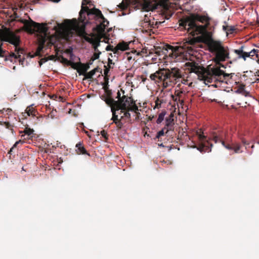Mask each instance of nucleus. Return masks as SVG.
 I'll use <instances>...</instances> for the list:
<instances>
[{
    "instance_id": "22",
    "label": "nucleus",
    "mask_w": 259,
    "mask_h": 259,
    "mask_svg": "<svg viewBox=\"0 0 259 259\" xmlns=\"http://www.w3.org/2000/svg\"><path fill=\"white\" fill-rule=\"evenodd\" d=\"M165 114H166L165 112L164 111V112H161L158 115V117L156 121L157 123L159 124L164 120V118L165 115Z\"/></svg>"
},
{
    "instance_id": "4",
    "label": "nucleus",
    "mask_w": 259,
    "mask_h": 259,
    "mask_svg": "<svg viewBox=\"0 0 259 259\" xmlns=\"http://www.w3.org/2000/svg\"><path fill=\"white\" fill-rule=\"evenodd\" d=\"M182 77L180 70L177 68L161 69L150 75L152 80L163 81L164 88L170 85L172 83H177Z\"/></svg>"
},
{
    "instance_id": "16",
    "label": "nucleus",
    "mask_w": 259,
    "mask_h": 259,
    "mask_svg": "<svg viewBox=\"0 0 259 259\" xmlns=\"http://www.w3.org/2000/svg\"><path fill=\"white\" fill-rule=\"evenodd\" d=\"M246 47L245 46H241L238 49H235L234 50V52L237 55L238 58L239 56H241L246 51Z\"/></svg>"
},
{
    "instance_id": "51",
    "label": "nucleus",
    "mask_w": 259,
    "mask_h": 259,
    "mask_svg": "<svg viewBox=\"0 0 259 259\" xmlns=\"http://www.w3.org/2000/svg\"><path fill=\"white\" fill-rule=\"evenodd\" d=\"M257 143L259 145V142H257Z\"/></svg>"
},
{
    "instance_id": "13",
    "label": "nucleus",
    "mask_w": 259,
    "mask_h": 259,
    "mask_svg": "<svg viewBox=\"0 0 259 259\" xmlns=\"http://www.w3.org/2000/svg\"><path fill=\"white\" fill-rule=\"evenodd\" d=\"M76 147L77 148L76 151L79 154H87L90 155L89 153L87 152L86 150L84 148L83 146H82L80 143H79L76 144Z\"/></svg>"
},
{
    "instance_id": "48",
    "label": "nucleus",
    "mask_w": 259,
    "mask_h": 259,
    "mask_svg": "<svg viewBox=\"0 0 259 259\" xmlns=\"http://www.w3.org/2000/svg\"><path fill=\"white\" fill-rule=\"evenodd\" d=\"M106 72H108V71H105V73H106Z\"/></svg>"
},
{
    "instance_id": "10",
    "label": "nucleus",
    "mask_w": 259,
    "mask_h": 259,
    "mask_svg": "<svg viewBox=\"0 0 259 259\" xmlns=\"http://www.w3.org/2000/svg\"><path fill=\"white\" fill-rule=\"evenodd\" d=\"M173 121L174 115L171 113L169 116L166 118L165 120V126L167 127V131L165 132L166 133H167L169 130H171V126H172Z\"/></svg>"
},
{
    "instance_id": "25",
    "label": "nucleus",
    "mask_w": 259,
    "mask_h": 259,
    "mask_svg": "<svg viewBox=\"0 0 259 259\" xmlns=\"http://www.w3.org/2000/svg\"><path fill=\"white\" fill-rule=\"evenodd\" d=\"M259 50L257 49H253L250 51V54L251 55V57L255 56L256 57H258V53Z\"/></svg>"
},
{
    "instance_id": "30",
    "label": "nucleus",
    "mask_w": 259,
    "mask_h": 259,
    "mask_svg": "<svg viewBox=\"0 0 259 259\" xmlns=\"http://www.w3.org/2000/svg\"><path fill=\"white\" fill-rule=\"evenodd\" d=\"M213 141L215 143H218V142H221L222 141V140H220L219 138L216 136V135H214L213 136V139H212Z\"/></svg>"
},
{
    "instance_id": "29",
    "label": "nucleus",
    "mask_w": 259,
    "mask_h": 259,
    "mask_svg": "<svg viewBox=\"0 0 259 259\" xmlns=\"http://www.w3.org/2000/svg\"><path fill=\"white\" fill-rule=\"evenodd\" d=\"M105 50L107 51H111L114 54L115 48H114L113 46L108 45L106 46Z\"/></svg>"
},
{
    "instance_id": "21",
    "label": "nucleus",
    "mask_w": 259,
    "mask_h": 259,
    "mask_svg": "<svg viewBox=\"0 0 259 259\" xmlns=\"http://www.w3.org/2000/svg\"><path fill=\"white\" fill-rule=\"evenodd\" d=\"M248 57H251L250 51H245L241 56H239V59H243L244 61H246Z\"/></svg>"
},
{
    "instance_id": "52",
    "label": "nucleus",
    "mask_w": 259,
    "mask_h": 259,
    "mask_svg": "<svg viewBox=\"0 0 259 259\" xmlns=\"http://www.w3.org/2000/svg\"><path fill=\"white\" fill-rule=\"evenodd\" d=\"M257 62H258V63H259V60H258Z\"/></svg>"
},
{
    "instance_id": "23",
    "label": "nucleus",
    "mask_w": 259,
    "mask_h": 259,
    "mask_svg": "<svg viewBox=\"0 0 259 259\" xmlns=\"http://www.w3.org/2000/svg\"><path fill=\"white\" fill-rule=\"evenodd\" d=\"M207 143L205 142H202L200 144V146L197 148V149L199 150L200 152H204V149L206 147Z\"/></svg>"
},
{
    "instance_id": "28",
    "label": "nucleus",
    "mask_w": 259,
    "mask_h": 259,
    "mask_svg": "<svg viewBox=\"0 0 259 259\" xmlns=\"http://www.w3.org/2000/svg\"><path fill=\"white\" fill-rule=\"evenodd\" d=\"M33 130H31L30 128H26L24 131V133L26 135H27L28 136H31L33 133Z\"/></svg>"
},
{
    "instance_id": "37",
    "label": "nucleus",
    "mask_w": 259,
    "mask_h": 259,
    "mask_svg": "<svg viewBox=\"0 0 259 259\" xmlns=\"http://www.w3.org/2000/svg\"><path fill=\"white\" fill-rule=\"evenodd\" d=\"M117 97H118V100H119V99H121V98H120V92H118V93H117Z\"/></svg>"
},
{
    "instance_id": "40",
    "label": "nucleus",
    "mask_w": 259,
    "mask_h": 259,
    "mask_svg": "<svg viewBox=\"0 0 259 259\" xmlns=\"http://www.w3.org/2000/svg\"><path fill=\"white\" fill-rule=\"evenodd\" d=\"M118 126H119V127H121V123L120 122V123H118L117 124H116Z\"/></svg>"
},
{
    "instance_id": "6",
    "label": "nucleus",
    "mask_w": 259,
    "mask_h": 259,
    "mask_svg": "<svg viewBox=\"0 0 259 259\" xmlns=\"http://www.w3.org/2000/svg\"><path fill=\"white\" fill-rule=\"evenodd\" d=\"M117 110H128L135 113L138 110V107L135 102L130 97L123 96L116 103Z\"/></svg>"
},
{
    "instance_id": "17",
    "label": "nucleus",
    "mask_w": 259,
    "mask_h": 259,
    "mask_svg": "<svg viewBox=\"0 0 259 259\" xmlns=\"http://www.w3.org/2000/svg\"><path fill=\"white\" fill-rule=\"evenodd\" d=\"M196 134L198 136L200 143L205 142L207 143L208 144H209L208 141L205 140L206 137L205 136L203 135V132L201 133L200 132L197 131Z\"/></svg>"
},
{
    "instance_id": "39",
    "label": "nucleus",
    "mask_w": 259,
    "mask_h": 259,
    "mask_svg": "<svg viewBox=\"0 0 259 259\" xmlns=\"http://www.w3.org/2000/svg\"><path fill=\"white\" fill-rule=\"evenodd\" d=\"M234 30V28L232 26H231V27H230V32H232V31H233Z\"/></svg>"
},
{
    "instance_id": "38",
    "label": "nucleus",
    "mask_w": 259,
    "mask_h": 259,
    "mask_svg": "<svg viewBox=\"0 0 259 259\" xmlns=\"http://www.w3.org/2000/svg\"><path fill=\"white\" fill-rule=\"evenodd\" d=\"M50 1L52 2H55V3H58L60 1V0H50Z\"/></svg>"
},
{
    "instance_id": "1",
    "label": "nucleus",
    "mask_w": 259,
    "mask_h": 259,
    "mask_svg": "<svg viewBox=\"0 0 259 259\" xmlns=\"http://www.w3.org/2000/svg\"><path fill=\"white\" fill-rule=\"evenodd\" d=\"M88 3V0L85 1L84 4H82L81 10L79 12V20L82 23L81 28L76 20H66L63 23H56V25L53 28L55 31L54 34L51 35L50 32H49V27H47L46 24L36 23L31 19L23 20L24 28L26 31L30 33H33L35 32L38 33V46L35 55L39 56L41 51L46 46L49 47L50 45H55L60 38L68 40L74 34L83 30L87 24L93 23L87 19L86 14L89 21L95 20L96 27L99 25L100 21L97 20L96 17L90 18L89 16V14L96 8L89 9L87 7H83ZM98 10H99L98 9Z\"/></svg>"
},
{
    "instance_id": "5",
    "label": "nucleus",
    "mask_w": 259,
    "mask_h": 259,
    "mask_svg": "<svg viewBox=\"0 0 259 259\" xmlns=\"http://www.w3.org/2000/svg\"><path fill=\"white\" fill-rule=\"evenodd\" d=\"M3 41L8 42L14 46L15 52L20 59V62L24 61V58H21V55L23 53V50L18 48L20 42V37L16 34L13 31L10 30L9 28H5L0 30V57H3L6 51L2 49L3 45Z\"/></svg>"
},
{
    "instance_id": "34",
    "label": "nucleus",
    "mask_w": 259,
    "mask_h": 259,
    "mask_svg": "<svg viewBox=\"0 0 259 259\" xmlns=\"http://www.w3.org/2000/svg\"><path fill=\"white\" fill-rule=\"evenodd\" d=\"M10 56L11 57H14L15 58H18V56L16 54H15V53H12L11 54H10Z\"/></svg>"
},
{
    "instance_id": "33",
    "label": "nucleus",
    "mask_w": 259,
    "mask_h": 259,
    "mask_svg": "<svg viewBox=\"0 0 259 259\" xmlns=\"http://www.w3.org/2000/svg\"><path fill=\"white\" fill-rule=\"evenodd\" d=\"M242 143L245 145H249V143L246 140H245V139H242Z\"/></svg>"
},
{
    "instance_id": "12",
    "label": "nucleus",
    "mask_w": 259,
    "mask_h": 259,
    "mask_svg": "<svg viewBox=\"0 0 259 259\" xmlns=\"http://www.w3.org/2000/svg\"><path fill=\"white\" fill-rule=\"evenodd\" d=\"M90 65L89 64H81L80 66L79 67L78 72L80 75L82 74L83 75L85 74L87 72V71L89 69Z\"/></svg>"
},
{
    "instance_id": "44",
    "label": "nucleus",
    "mask_w": 259,
    "mask_h": 259,
    "mask_svg": "<svg viewBox=\"0 0 259 259\" xmlns=\"http://www.w3.org/2000/svg\"><path fill=\"white\" fill-rule=\"evenodd\" d=\"M85 0H82V5H83L84 4V2H85Z\"/></svg>"
},
{
    "instance_id": "20",
    "label": "nucleus",
    "mask_w": 259,
    "mask_h": 259,
    "mask_svg": "<svg viewBox=\"0 0 259 259\" xmlns=\"http://www.w3.org/2000/svg\"><path fill=\"white\" fill-rule=\"evenodd\" d=\"M97 70V68H95V69H93L92 70H91V71L84 74V76L87 78H89V79L92 78L93 77V76L95 75Z\"/></svg>"
},
{
    "instance_id": "2",
    "label": "nucleus",
    "mask_w": 259,
    "mask_h": 259,
    "mask_svg": "<svg viewBox=\"0 0 259 259\" xmlns=\"http://www.w3.org/2000/svg\"><path fill=\"white\" fill-rule=\"evenodd\" d=\"M211 18L207 15H200L199 14H192L185 19L181 20L180 22V26L187 30L188 32L193 36L201 34L207 35L209 39L208 48L209 51L214 53V57L213 60L218 66L212 67L209 71L208 76L205 79V81L209 82L212 81V79L223 81L222 78H225L231 76L232 74L225 73L220 69L221 67L225 68V65L221 64V62L225 61L229 58V53L225 49L219 41L212 39L210 32L207 29L210 24Z\"/></svg>"
},
{
    "instance_id": "32",
    "label": "nucleus",
    "mask_w": 259,
    "mask_h": 259,
    "mask_svg": "<svg viewBox=\"0 0 259 259\" xmlns=\"http://www.w3.org/2000/svg\"><path fill=\"white\" fill-rule=\"evenodd\" d=\"M221 143L226 149L228 150H233V146L231 147L229 145H226L224 141H221Z\"/></svg>"
},
{
    "instance_id": "41",
    "label": "nucleus",
    "mask_w": 259,
    "mask_h": 259,
    "mask_svg": "<svg viewBox=\"0 0 259 259\" xmlns=\"http://www.w3.org/2000/svg\"><path fill=\"white\" fill-rule=\"evenodd\" d=\"M209 145H210V150L208 152L211 151V148L212 147V144H210Z\"/></svg>"
},
{
    "instance_id": "9",
    "label": "nucleus",
    "mask_w": 259,
    "mask_h": 259,
    "mask_svg": "<svg viewBox=\"0 0 259 259\" xmlns=\"http://www.w3.org/2000/svg\"><path fill=\"white\" fill-rule=\"evenodd\" d=\"M129 49L128 44L124 41L118 43L115 47L114 54H118L119 51H124Z\"/></svg>"
},
{
    "instance_id": "43",
    "label": "nucleus",
    "mask_w": 259,
    "mask_h": 259,
    "mask_svg": "<svg viewBox=\"0 0 259 259\" xmlns=\"http://www.w3.org/2000/svg\"><path fill=\"white\" fill-rule=\"evenodd\" d=\"M159 146L160 147H164V145H163V144H160L159 145Z\"/></svg>"
},
{
    "instance_id": "26",
    "label": "nucleus",
    "mask_w": 259,
    "mask_h": 259,
    "mask_svg": "<svg viewBox=\"0 0 259 259\" xmlns=\"http://www.w3.org/2000/svg\"><path fill=\"white\" fill-rule=\"evenodd\" d=\"M24 142L21 141V140H19L18 141H17L15 144L13 146V147L11 148L10 151H9V153L10 154H12L13 150L16 148V147L17 146V145L19 144V143H23Z\"/></svg>"
},
{
    "instance_id": "14",
    "label": "nucleus",
    "mask_w": 259,
    "mask_h": 259,
    "mask_svg": "<svg viewBox=\"0 0 259 259\" xmlns=\"http://www.w3.org/2000/svg\"><path fill=\"white\" fill-rule=\"evenodd\" d=\"M105 102L108 105L111 106V108L112 107L114 108V109H115V108H116V103L117 102V101H115L113 99L110 98H106L105 100Z\"/></svg>"
},
{
    "instance_id": "15",
    "label": "nucleus",
    "mask_w": 259,
    "mask_h": 259,
    "mask_svg": "<svg viewBox=\"0 0 259 259\" xmlns=\"http://www.w3.org/2000/svg\"><path fill=\"white\" fill-rule=\"evenodd\" d=\"M132 2H133L132 0H123V2L121 4H120L119 5H118V7L121 10H124L128 7V5L131 3H132Z\"/></svg>"
},
{
    "instance_id": "18",
    "label": "nucleus",
    "mask_w": 259,
    "mask_h": 259,
    "mask_svg": "<svg viewBox=\"0 0 259 259\" xmlns=\"http://www.w3.org/2000/svg\"><path fill=\"white\" fill-rule=\"evenodd\" d=\"M233 150H234L235 153H242L243 151L241 150V145L237 143H233Z\"/></svg>"
},
{
    "instance_id": "46",
    "label": "nucleus",
    "mask_w": 259,
    "mask_h": 259,
    "mask_svg": "<svg viewBox=\"0 0 259 259\" xmlns=\"http://www.w3.org/2000/svg\"><path fill=\"white\" fill-rule=\"evenodd\" d=\"M254 145H252V146H251V148H252V149H253V148H254Z\"/></svg>"
},
{
    "instance_id": "27",
    "label": "nucleus",
    "mask_w": 259,
    "mask_h": 259,
    "mask_svg": "<svg viewBox=\"0 0 259 259\" xmlns=\"http://www.w3.org/2000/svg\"><path fill=\"white\" fill-rule=\"evenodd\" d=\"M166 129V127H164L163 129H162L161 131H159L157 134V135L156 136V138H159V137H160L161 136H163L164 134V131Z\"/></svg>"
},
{
    "instance_id": "42",
    "label": "nucleus",
    "mask_w": 259,
    "mask_h": 259,
    "mask_svg": "<svg viewBox=\"0 0 259 259\" xmlns=\"http://www.w3.org/2000/svg\"><path fill=\"white\" fill-rule=\"evenodd\" d=\"M181 82H182V83H183V84H185V80H181Z\"/></svg>"
},
{
    "instance_id": "50",
    "label": "nucleus",
    "mask_w": 259,
    "mask_h": 259,
    "mask_svg": "<svg viewBox=\"0 0 259 259\" xmlns=\"http://www.w3.org/2000/svg\"><path fill=\"white\" fill-rule=\"evenodd\" d=\"M109 61H112V60H110V59H109Z\"/></svg>"
},
{
    "instance_id": "49",
    "label": "nucleus",
    "mask_w": 259,
    "mask_h": 259,
    "mask_svg": "<svg viewBox=\"0 0 259 259\" xmlns=\"http://www.w3.org/2000/svg\"><path fill=\"white\" fill-rule=\"evenodd\" d=\"M252 152L249 153L250 155L252 154Z\"/></svg>"
},
{
    "instance_id": "7",
    "label": "nucleus",
    "mask_w": 259,
    "mask_h": 259,
    "mask_svg": "<svg viewBox=\"0 0 259 259\" xmlns=\"http://www.w3.org/2000/svg\"><path fill=\"white\" fill-rule=\"evenodd\" d=\"M163 54L169 56L172 58L176 59V61H179V57H183L184 54L186 52V49L184 46H171L170 45H166L162 50Z\"/></svg>"
},
{
    "instance_id": "8",
    "label": "nucleus",
    "mask_w": 259,
    "mask_h": 259,
    "mask_svg": "<svg viewBox=\"0 0 259 259\" xmlns=\"http://www.w3.org/2000/svg\"><path fill=\"white\" fill-rule=\"evenodd\" d=\"M167 0H143V9L146 11H154L159 8H167Z\"/></svg>"
},
{
    "instance_id": "31",
    "label": "nucleus",
    "mask_w": 259,
    "mask_h": 259,
    "mask_svg": "<svg viewBox=\"0 0 259 259\" xmlns=\"http://www.w3.org/2000/svg\"><path fill=\"white\" fill-rule=\"evenodd\" d=\"M100 134L104 139H107L108 138L107 134L104 130L102 131Z\"/></svg>"
},
{
    "instance_id": "35",
    "label": "nucleus",
    "mask_w": 259,
    "mask_h": 259,
    "mask_svg": "<svg viewBox=\"0 0 259 259\" xmlns=\"http://www.w3.org/2000/svg\"><path fill=\"white\" fill-rule=\"evenodd\" d=\"M227 27H228L227 26H225V25H223V30L225 31H226L227 33H228L227 32V31H228Z\"/></svg>"
},
{
    "instance_id": "47",
    "label": "nucleus",
    "mask_w": 259,
    "mask_h": 259,
    "mask_svg": "<svg viewBox=\"0 0 259 259\" xmlns=\"http://www.w3.org/2000/svg\"><path fill=\"white\" fill-rule=\"evenodd\" d=\"M106 72H108V71H105V73H106Z\"/></svg>"
},
{
    "instance_id": "45",
    "label": "nucleus",
    "mask_w": 259,
    "mask_h": 259,
    "mask_svg": "<svg viewBox=\"0 0 259 259\" xmlns=\"http://www.w3.org/2000/svg\"><path fill=\"white\" fill-rule=\"evenodd\" d=\"M245 51H249L248 50V49L246 47V49H245Z\"/></svg>"
},
{
    "instance_id": "24",
    "label": "nucleus",
    "mask_w": 259,
    "mask_h": 259,
    "mask_svg": "<svg viewBox=\"0 0 259 259\" xmlns=\"http://www.w3.org/2000/svg\"><path fill=\"white\" fill-rule=\"evenodd\" d=\"M130 111L128 110H120L121 113H123V115L121 116V118L126 117L127 118H130L131 117V114L129 113Z\"/></svg>"
},
{
    "instance_id": "36",
    "label": "nucleus",
    "mask_w": 259,
    "mask_h": 259,
    "mask_svg": "<svg viewBox=\"0 0 259 259\" xmlns=\"http://www.w3.org/2000/svg\"><path fill=\"white\" fill-rule=\"evenodd\" d=\"M27 114L29 116L32 114V111H31L30 109H29V110H27Z\"/></svg>"
},
{
    "instance_id": "11",
    "label": "nucleus",
    "mask_w": 259,
    "mask_h": 259,
    "mask_svg": "<svg viewBox=\"0 0 259 259\" xmlns=\"http://www.w3.org/2000/svg\"><path fill=\"white\" fill-rule=\"evenodd\" d=\"M235 93L236 94H240L242 95L247 97H251L249 94V93L246 91L244 89V85H241L239 87V88L235 91Z\"/></svg>"
},
{
    "instance_id": "3",
    "label": "nucleus",
    "mask_w": 259,
    "mask_h": 259,
    "mask_svg": "<svg viewBox=\"0 0 259 259\" xmlns=\"http://www.w3.org/2000/svg\"><path fill=\"white\" fill-rule=\"evenodd\" d=\"M89 16L90 18L96 17L100 21V24L94 28L93 32L84 37L85 40L92 45L95 52L94 54V59H97L101 54V51L99 49L101 42L104 41L106 44L110 43L108 32L111 28H108L109 22L104 17L100 10H94L89 14Z\"/></svg>"
},
{
    "instance_id": "19",
    "label": "nucleus",
    "mask_w": 259,
    "mask_h": 259,
    "mask_svg": "<svg viewBox=\"0 0 259 259\" xmlns=\"http://www.w3.org/2000/svg\"><path fill=\"white\" fill-rule=\"evenodd\" d=\"M111 111L112 112V120H113V122H114L116 124H117L118 123H120V122L117 121L118 120V115H117L115 113V109L112 107L111 108Z\"/></svg>"
}]
</instances>
